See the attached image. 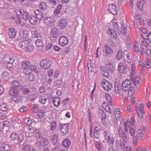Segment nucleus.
I'll list each match as a JSON object with an SVG mask.
<instances>
[{"instance_id": "nucleus-1", "label": "nucleus", "mask_w": 151, "mask_h": 151, "mask_svg": "<svg viewBox=\"0 0 151 151\" xmlns=\"http://www.w3.org/2000/svg\"><path fill=\"white\" fill-rule=\"evenodd\" d=\"M13 14L11 17L12 22L18 24L21 23L22 20L19 17L22 19L24 20L27 21L29 19V15L28 12L24 9H21L16 11H12L11 13Z\"/></svg>"}, {"instance_id": "nucleus-2", "label": "nucleus", "mask_w": 151, "mask_h": 151, "mask_svg": "<svg viewBox=\"0 0 151 151\" xmlns=\"http://www.w3.org/2000/svg\"><path fill=\"white\" fill-rule=\"evenodd\" d=\"M23 85L21 81H14L12 83L11 87H10V94L13 93L14 94H19L20 93L19 91L15 89L22 90L23 88Z\"/></svg>"}, {"instance_id": "nucleus-3", "label": "nucleus", "mask_w": 151, "mask_h": 151, "mask_svg": "<svg viewBox=\"0 0 151 151\" xmlns=\"http://www.w3.org/2000/svg\"><path fill=\"white\" fill-rule=\"evenodd\" d=\"M111 27L109 28L107 31V33L112 38L116 39L117 38V35L116 30L118 31L119 28V26L117 23L112 22L110 25Z\"/></svg>"}, {"instance_id": "nucleus-4", "label": "nucleus", "mask_w": 151, "mask_h": 151, "mask_svg": "<svg viewBox=\"0 0 151 151\" xmlns=\"http://www.w3.org/2000/svg\"><path fill=\"white\" fill-rule=\"evenodd\" d=\"M120 30L118 31L119 34H122L123 35V39L126 41H128L130 39L128 34H127V27L125 24H122Z\"/></svg>"}, {"instance_id": "nucleus-5", "label": "nucleus", "mask_w": 151, "mask_h": 151, "mask_svg": "<svg viewBox=\"0 0 151 151\" xmlns=\"http://www.w3.org/2000/svg\"><path fill=\"white\" fill-rule=\"evenodd\" d=\"M113 50L109 46V45L106 44L104 45L103 49V55L104 56H110L113 53Z\"/></svg>"}, {"instance_id": "nucleus-6", "label": "nucleus", "mask_w": 151, "mask_h": 151, "mask_svg": "<svg viewBox=\"0 0 151 151\" xmlns=\"http://www.w3.org/2000/svg\"><path fill=\"white\" fill-rule=\"evenodd\" d=\"M51 62L49 60L44 59L42 60L40 63V67L43 69L46 70L51 67Z\"/></svg>"}, {"instance_id": "nucleus-7", "label": "nucleus", "mask_w": 151, "mask_h": 151, "mask_svg": "<svg viewBox=\"0 0 151 151\" xmlns=\"http://www.w3.org/2000/svg\"><path fill=\"white\" fill-rule=\"evenodd\" d=\"M9 121H5L3 122L2 126L3 127H0V130L3 132L4 134H6L9 131Z\"/></svg>"}, {"instance_id": "nucleus-8", "label": "nucleus", "mask_w": 151, "mask_h": 151, "mask_svg": "<svg viewBox=\"0 0 151 151\" xmlns=\"http://www.w3.org/2000/svg\"><path fill=\"white\" fill-rule=\"evenodd\" d=\"M45 24L49 26L52 27L54 26L55 23V20L54 19L50 17H48L44 19Z\"/></svg>"}, {"instance_id": "nucleus-9", "label": "nucleus", "mask_w": 151, "mask_h": 151, "mask_svg": "<svg viewBox=\"0 0 151 151\" xmlns=\"http://www.w3.org/2000/svg\"><path fill=\"white\" fill-rule=\"evenodd\" d=\"M24 129L23 132L25 133L27 137H30L33 136L34 132V129L30 128L29 126H26Z\"/></svg>"}, {"instance_id": "nucleus-10", "label": "nucleus", "mask_w": 151, "mask_h": 151, "mask_svg": "<svg viewBox=\"0 0 151 151\" xmlns=\"http://www.w3.org/2000/svg\"><path fill=\"white\" fill-rule=\"evenodd\" d=\"M131 78L133 84L135 86H137L140 84L141 79L139 76H135V75H131Z\"/></svg>"}, {"instance_id": "nucleus-11", "label": "nucleus", "mask_w": 151, "mask_h": 151, "mask_svg": "<svg viewBox=\"0 0 151 151\" xmlns=\"http://www.w3.org/2000/svg\"><path fill=\"white\" fill-rule=\"evenodd\" d=\"M102 86L104 89L107 91L110 90L112 87V83L106 80L103 81L102 83Z\"/></svg>"}, {"instance_id": "nucleus-12", "label": "nucleus", "mask_w": 151, "mask_h": 151, "mask_svg": "<svg viewBox=\"0 0 151 151\" xmlns=\"http://www.w3.org/2000/svg\"><path fill=\"white\" fill-rule=\"evenodd\" d=\"M117 69L119 73L123 74L126 73L127 71V68L124 63L122 62L118 64Z\"/></svg>"}, {"instance_id": "nucleus-13", "label": "nucleus", "mask_w": 151, "mask_h": 151, "mask_svg": "<svg viewBox=\"0 0 151 151\" xmlns=\"http://www.w3.org/2000/svg\"><path fill=\"white\" fill-rule=\"evenodd\" d=\"M60 126H61V132L63 135H65L68 132L69 129V124H60Z\"/></svg>"}, {"instance_id": "nucleus-14", "label": "nucleus", "mask_w": 151, "mask_h": 151, "mask_svg": "<svg viewBox=\"0 0 151 151\" xmlns=\"http://www.w3.org/2000/svg\"><path fill=\"white\" fill-rule=\"evenodd\" d=\"M108 12L110 13L113 14L114 15H116L118 14L117 9L116 6L114 4L109 5Z\"/></svg>"}, {"instance_id": "nucleus-15", "label": "nucleus", "mask_w": 151, "mask_h": 151, "mask_svg": "<svg viewBox=\"0 0 151 151\" xmlns=\"http://www.w3.org/2000/svg\"><path fill=\"white\" fill-rule=\"evenodd\" d=\"M105 68H104L105 69L109 71L111 73H113L115 71V69L114 65L109 61L106 62L105 63Z\"/></svg>"}, {"instance_id": "nucleus-16", "label": "nucleus", "mask_w": 151, "mask_h": 151, "mask_svg": "<svg viewBox=\"0 0 151 151\" xmlns=\"http://www.w3.org/2000/svg\"><path fill=\"white\" fill-rule=\"evenodd\" d=\"M62 7V5L61 4L58 5L54 11L53 14L56 17H61L62 13L60 11Z\"/></svg>"}, {"instance_id": "nucleus-17", "label": "nucleus", "mask_w": 151, "mask_h": 151, "mask_svg": "<svg viewBox=\"0 0 151 151\" xmlns=\"http://www.w3.org/2000/svg\"><path fill=\"white\" fill-rule=\"evenodd\" d=\"M59 42L61 46H64L68 44V39L66 37L63 36L60 37L59 40Z\"/></svg>"}, {"instance_id": "nucleus-18", "label": "nucleus", "mask_w": 151, "mask_h": 151, "mask_svg": "<svg viewBox=\"0 0 151 151\" xmlns=\"http://www.w3.org/2000/svg\"><path fill=\"white\" fill-rule=\"evenodd\" d=\"M19 33L21 37L26 39L28 38L29 35V31L25 29L22 30Z\"/></svg>"}, {"instance_id": "nucleus-19", "label": "nucleus", "mask_w": 151, "mask_h": 151, "mask_svg": "<svg viewBox=\"0 0 151 151\" xmlns=\"http://www.w3.org/2000/svg\"><path fill=\"white\" fill-rule=\"evenodd\" d=\"M36 17L39 20L44 19V15L43 13L38 9H37L35 11Z\"/></svg>"}, {"instance_id": "nucleus-20", "label": "nucleus", "mask_w": 151, "mask_h": 151, "mask_svg": "<svg viewBox=\"0 0 151 151\" xmlns=\"http://www.w3.org/2000/svg\"><path fill=\"white\" fill-rule=\"evenodd\" d=\"M36 137L38 138H41L40 140H41V142L43 146H45L47 145L48 144V141L47 140V139L46 138L43 137H42L41 138L40 136L39 135H37Z\"/></svg>"}, {"instance_id": "nucleus-21", "label": "nucleus", "mask_w": 151, "mask_h": 151, "mask_svg": "<svg viewBox=\"0 0 151 151\" xmlns=\"http://www.w3.org/2000/svg\"><path fill=\"white\" fill-rule=\"evenodd\" d=\"M67 22L65 18L61 19L59 22L58 24L61 29H63L67 25Z\"/></svg>"}, {"instance_id": "nucleus-22", "label": "nucleus", "mask_w": 151, "mask_h": 151, "mask_svg": "<svg viewBox=\"0 0 151 151\" xmlns=\"http://www.w3.org/2000/svg\"><path fill=\"white\" fill-rule=\"evenodd\" d=\"M14 96L12 97V100L16 103H22L23 97L22 96H18V95H13Z\"/></svg>"}, {"instance_id": "nucleus-23", "label": "nucleus", "mask_w": 151, "mask_h": 151, "mask_svg": "<svg viewBox=\"0 0 151 151\" xmlns=\"http://www.w3.org/2000/svg\"><path fill=\"white\" fill-rule=\"evenodd\" d=\"M124 59L125 60H127V62L128 63L130 62L131 61V58L130 57V54L129 52L128 51L125 50L124 52Z\"/></svg>"}, {"instance_id": "nucleus-24", "label": "nucleus", "mask_w": 151, "mask_h": 151, "mask_svg": "<svg viewBox=\"0 0 151 151\" xmlns=\"http://www.w3.org/2000/svg\"><path fill=\"white\" fill-rule=\"evenodd\" d=\"M30 63L29 62L27 61H23L22 63V67L23 69L25 70L29 69Z\"/></svg>"}, {"instance_id": "nucleus-25", "label": "nucleus", "mask_w": 151, "mask_h": 151, "mask_svg": "<svg viewBox=\"0 0 151 151\" xmlns=\"http://www.w3.org/2000/svg\"><path fill=\"white\" fill-rule=\"evenodd\" d=\"M52 100L53 105L55 107L58 106L60 104V98L58 97H55L51 98Z\"/></svg>"}, {"instance_id": "nucleus-26", "label": "nucleus", "mask_w": 151, "mask_h": 151, "mask_svg": "<svg viewBox=\"0 0 151 151\" xmlns=\"http://www.w3.org/2000/svg\"><path fill=\"white\" fill-rule=\"evenodd\" d=\"M29 20V22L32 24H37L38 20L36 16L34 15L31 16Z\"/></svg>"}, {"instance_id": "nucleus-27", "label": "nucleus", "mask_w": 151, "mask_h": 151, "mask_svg": "<svg viewBox=\"0 0 151 151\" xmlns=\"http://www.w3.org/2000/svg\"><path fill=\"white\" fill-rule=\"evenodd\" d=\"M94 137L96 139H99V138L100 129L97 127H95L94 128Z\"/></svg>"}, {"instance_id": "nucleus-28", "label": "nucleus", "mask_w": 151, "mask_h": 151, "mask_svg": "<svg viewBox=\"0 0 151 151\" xmlns=\"http://www.w3.org/2000/svg\"><path fill=\"white\" fill-rule=\"evenodd\" d=\"M124 54L122 50H119L117 52L116 58L117 60H119L122 58H124Z\"/></svg>"}, {"instance_id": "nucleus-29", "label": "nucleus", "mask_w": 151, "mask_h": 151, "mask_svg": "<svg viewBox=\"0 0 151 151\" xmlns=\"http://www.w3.org/2000/svg\"><path fill=\"white\" fill-rule=\"evenodd\" d=\"M109 71L103 68L101 70V73L106 78H108L109 76Z\"/></svg>"}, {"instance_id": "nucleus-30", "label": "nucleus", "mask_w": 151, "mask_h": 151, "mask_svg": "<svg viewBox=\"0 0 151 151\" xmlns=\"http://www.w3.org/2000/svg\"><path fill=\"white\" fill-rule=\"evenodd\" d=\"M36 46L37 47H42L45 44V42L43 40L41 39L37 40L35 42Z\"/></svg>"}, {"instance_id": "nucleus-31", "label": "nucleus", "mask_w": 151, "mask_h": 151, "mask_svg": "<svg viewBox=\"0 0 151 151\" xmlns=\"http://www.w3.org/2000/svg\"><path fill=\"white\" fill-rule=\"evenodd\" d=\"M29 44V43L27 41H24L20 43L19 46L22 49L26 48Z\"/></svg>"}, {"instance_id": "nucleus-32", "label": "nucleus", "mask_w": 151, "mask_h": 151, "mask_svg": "<svg viewBox=\"0 0 151 151\" xmlns=\"http://www.w3.org/2000/svg\"><path fill=\"white\" fill-rule=\"evenodd\" d=\"M2 78L5 81H8L9 80V74L6 71H4L2 73Z\"/></svg>"}, {"instance_id": "nucleus-33", "label": "nucleus", "mask_w": 151, "mask_h": 151, "mask_svg": "<svg viewBox=\"0 0 151 151\" xmlns=\"http://www.w3.org/2000/svg\"><path fill=\"white\" fill-rule=\"evenodd\" d=\"M71 142L68 139H64L63 142V145L65 147H68L70 145Z\"/></svg>"}, {"instance_id": "nucleus-34", "label": "nucleus", "mask_w": 151, "mask_h": 151, "mask_svg": "<svg viewBox=\"0 0 151 151\" xmlns=\"http://www.w3.org/2000/svg\"><path fill=\"white\" fill-rule=\"evenodd\" d=\"M19 135L15 132L12 133L10 136V139L12 141H15L19 138Z\"/></svg>"}, {"instance_id": "nucleus-35", "label": "nucleus", "mask_w": 151, "mask_h": 151, "mask_svg": "<svg viewBox=\"0 0 151 151\" xmlns=\"http://www.w3.org/2000/svg\"><path fill=\"white\" fill-rule=\"evenodd\" d=\"M3 60L4 64L6 65L9 64V55L7 54L4 56Z\"/></svg>"}, {"instance_id": "nucleus-36", "label": "nucleus", "mask_w": 151, "mask_h": 151, "mask_svg": "<svg viewBox=\"0 0 151 151\" xmlns=\"http://www.w3.org/2000/svg\"><path fill=\"white\" fill-rule=\"evenodd\" d=\"M106 140L107 143L109 144L110 145L113 146L114 143V139L112 137H110L107 139Z\"/></svg>"}, {"instance_id": "nucleus-37", "label": "nucleus", "mask_w": 151, "mask_h": 151, "mask_svg": "<svg viewBox=\"0 0 151 151\" xmlns=\"http://www.w3.org/2000/svg\"><path fill=\"white\" fill-rule=\"evenodd\" d=\"M58 33L59 31L55 27L51 28L50 32V35H58Z\"/></svg>"}, {"instance_id": "nucleus-38", "label": "nucleus", "mask_w": 151, "mask_h": 151, "mask_svg": "<svg viewBox=\"0 0 151 151\" xmlns=\"http://www.w3.org/2000/svg\"><path fill=\"white\" fill-rule=\"evenodd\" d=\"M46 101L47 98L45 96L41 95L40 96L39 99V101L40 103L44 104L46 103Z\"/></svg>"}, {"instance_id": "nucleus-39", "label": "nucleus", "mask_w": 151, "mask_h": 151, "mask_svg": "<svg viewBox=\"0 0 151 151\" xmlns=\"http://www.w3.org/2000/svg\"><path fill=\"white\" fill-rule=\"evenodd\" d=\"M16 32L15 29L13 28H10V38H14L16 36Z\"/></svg>"}, {"instance_id": "nucleus-40", "label": "nucleus", "mask_w": 151, "mask_h": 151, "mask_svg": "<svg viewBox=\"0 0 151 151\" xmlns=\"http://www.w3.org/2000/svg\"><path fill=\"white\" fill-rule=\"evenodd\" d=\"M139 42L141 45L143 46H144L145 47H147L148 46V43L144 39H142L139 40Z\"/></svg>"}, {"instance_id": "nucleus-41", "label": "nucleus", "mask_w": 151, "mask_h": 151, "mask_svg": "<svg viewBox=\"0 0 151 151\" xmlns=\"http://www.w3.org/2000/svg\"><path fill=\"white\" fill-rule=\"evenodd\" d=\"M39 8L41 10L45 11L47 9V6L45 3L42 2L39 5Z\"/></svg>"}, {"instance_id": "nucleus-42", "label": "nucleus", "mask_w": 151, "mask_h": 151, "mask_svg": "<svg viewBox=\"0 0 151 151\" xmlns=\"http://www.w3.org/2000/svg\"><path fill=\"white\" fill-rule=\"evenodd\" d=\"M30 149V145H23L22 147V151H29Z\"/></svg>"}, {"instance_id": "nucleus-43", "label": "nucleus", "mask_w": 151, "mask_h": 151, "mask_svg": "<svg viewBox=\"0 0 151 151\" xmlns=\"http://www.w3.org/2000/svg\"><path fill=\"white\" fill-rule=\"evenodd\" d=\"M50 40L52 42H55L59 37L58 35H50Z\"/></svg>"}, {"instance_id": "nucleus-44", "label": "nucleus", "mask_w": 151, "mask_h": 151, "mask_svg": "<svg viewBox=\"0 0 151 151\" xmlns=\"http://www.w3.org/2000/svg\"><path fill=\"white\" fill-rule=\"evenodd\" d=\"M132 85V82L130 80L127 79L124 81L122 83V85Z\"/></svg>"}, {"instance_id": "nucleus-45", "label": "nucleus", "mask_w": 151, "mask_h": 151, "mask_svg": "<svg viewBox=\"0 0 151 151\" xmlns=\"http://www.w3.org/2000/svg\"><path fill=\"white\" fill-rule=\"evenodd\" d=\"M50 124V130H54L56 128L57 124L55 121H52L51 122Z\"/></svg>"}, {"instance_id": "nucleus-46", "label": "nucleus", "mask_w": 151, "mask_h": 151, "mask_svg": "<svg viewBox=\"0 0 151 151\" xmlns=\"http://www.w3.org/2000/svg\"><path fill=\"white\" fill-rule=\"evenodd\" d=\"M45 115V113L44 110H39L38 115L40 118H42Z\"/></svg>"}, {"instance_id": "nucleus-47", "label": "nucleus", "mask_w": 151, "mask_h": 151, "mask_svg": "<svg viewBox=\"0 0 151 151\" xmlns=\"http://www.w3.org/2000/svg\"><path fill=\"white\" fill-rule=\"evenodd\" d=\"M24 121L27 125V126H29L32 123V120L29 117L25 118L24 119Z\"/></svg>"}, {"instance_id": "nucleus-48", "label": "nucleus", "mask_w": 151, "mask_h": 151, "mask_svg": "<svg viewBox=\"0 0 151 151\" xmlns=\"http://www.w3.org/2000/svg\"><path fill=\"white\" fill-rule=\"evenodd\" d=\"M94 143L96 145V147L99 149H101L102 147V144L100 142L98 141H94Z\"/></svg>"}, {"instance_id": "nucleus-49", "label": "nucleus", "mask_w": 151, "mask_h": 151, "mask_svg": "<svg viewBox=\"0 0 151 151\" xmlns=\"http://www.w3.org/2000/svg\"><path fill=\"white\" fill-rule=\"evenodd\" d=\"M104 135L105 140L111 137L109 132L107 130L104 131Z\"/></svg>"}, {"instance_id": "nucleus-50", "label": "nucleus", "mask_w": 151, "mask_h": 151, "mask_svg": "<svg viewBox=\"0 0 151 151\" xmlns=\"http://www.w3.org/2000/svg\"><path fill=\"white\" fill-rule=\"evenodd\" d=\"M131 75H136V70L135 69V66L134 64H132L131 65Z\"/></svg>"}, {"instance_id": "nucleus-51", "label": "nucleus", "mask_w": 151, "mask_h": 151, "mask_svg": "<svg viewBox=\"0 0 151 151\" xmlns=\"http://www.w3.org/2000/svg\"><path fill=\"white\" fill-rule=\"evenodd\" d=\"M132 85H122V90L125 92H127L129 89Z\"/></svg>"}, {"instance_id": "nucleus-52", "label": "nucleus", "mask_w": 151, "mask_h": 151, "mask_svg": "<svg viewBox=\"0 0 151 151\" xmlns=\"http://www.w3.org/2000/svg\"><path fill=\"white\" fill-rule=\"evenodd\" d=\"M52 140L53 144L54 145H55L57 142L58 141V137L57 135H54V136L52 138Z\"/></svg>"}, {"instance_id": "nucleus-53", "label": "nucleus", "mask_w": 151, "mask_h": 151, "mask_svg": "<svg viewBox=\"0 0 151 151\" xmlns=\"http://www.w3.org/2000/svg\"><path fill=\"white\" fill-rule=\"evenodd\" d=\"M99 115L100 117L101 118L102 120H104L106 118V115L104 112H100L99 113Z\"/></svg>"}, {"instance_id": "nucleus-54", "label": "nucleus", "mask_w": 151, "mask_h": 151, "mask_svg": "<svg viewBox=\"0 0 151 151\" xmlns=\"http://www.w3.org/2000/svg\"><path fill=\"white\" fill-rule=\"evenodd\" d=\"M106 98L108 102L109 103L110 105H111L112 103V97L110 95H105Z\"/></svg>"}, {"instance_id": "nucleus-55", "label": "nucleus", "mask_w": 151, "mask_h": 151, "mask_svg": "<svg viewBox=\"0 0 151 151\" xmlns=\"http://www.w3.org/2000/svg\"><path fill=\"white\" fill-rule=\"evenodd\" d=\"M16 117H15L11 120V121H12V123L13 124V127L14 128H15V127H17V126L19 124L17 122V120H16Z\"/></svg>"}, {"instance_id": "nucleus-56", "label": "nucleus", "mask_w": 151, "mask_h": 151, "mask_svg": "<svg viewBox=\"0 0 151 151\" xmlns=\"http://www.w3.org/2000/svg\"><path fill=\"white\" fill-rule=\"evenodd\" d=\"M32 33L34 37H38L40 36V33L37 30H35L32 31Z\"/></svg>"}, {"instance_id": "nucleus-57", "label": "nucleus", "mask_w": 151, "mask_h": 151, "mask_svg": "<svg viewBox=\"0 0 151 151\" xmlns=\"http://www.w3.org/2000/svg\"><path fill=\"white\" fill-rule=\"evenodd\" d=\"M128 91V94H133L135 92L134 88L131 86Z\"/></svg>"}, {"instance_id": "nucleus-58", "label": "nucleus", "mask_w": 151, "mask_h": 151, "mask_svg": "<svg viewBox=\"0 0 151 151\" xmlns=\"http://www.w3.org/2000/svg\"><path fill=\"white\" fill-rule=\"evenodd\" d=\"M121 89L118 86H117L115 83V91L117 93H119L121 92Z\"/></svg>"}, {"instance_id": "nucleus-59", "label": "nucleus", "mask_w": 151, "mask_h": 151, "mask_svg": "<svg viewBox=\"0 0 151 151\" xmlns=\"http://www.w3.org/2000/svg\"><path fill=\"white\" fill-rule=\"evenodd\" d=\"M33 111L35 113H37L38 112V107L37 105H33L32 107Z\"/></svg>"}, {"instance_id": "nucleus-60", "label": "nucleus", "mask_w": 151, "mask_h": 151, "mask_svg": "<svg viewBox=\"0 0 151 151\" xmlns=\"http://www.w3.org/2000/svg\"><path fill=\"white\" fill-rule=\"evenodd\" d=\"M21 91H23V93L24 94H27L29 93L30 92L29 90L27 88H26L24 89H23V87L22 88V90Z\"/></svg>"}, {"instance_id": "nucleus-61", "label": "nucleus", "mask_w": 151, "mask_h": 151, "mask_svg": "<svg viewBox=\"0 0 151 151\" xmlns=\"http://www.w3.org/2000/svg\"><path fill=\"white\" fill-rule=\"evenodd\" d=\"M0 109L3 111H6V105L5 104H2L0 105Z\"/></svg>"}, {"instance_id": "nucleus-62", "label": "nucleus", "mask_w": 151, "mask_h": 151, "mask_svg": "<svg viewBox=\"0 0 151 151\" xmlns=\"http://www.w3.org/2000/svg\"><path fill=\"white\" fill-rule=\"evenodd\" d=\"M35 95H29L28 96V98L30 101H34L36 99V97L34 96Z\"/></svg>"}, {"instance_id": "nucleus-63", "label": "nucleus", "mask_w": 151, "mask_h": 151, "mask_svg": "<svg viewBox=\"0 0 151 151\" xmlns=\"http://www.w3.org/2000/svg\"><path fill=\"white\" fill-rule=\"evenodd\" d=\"M27 49V51L31 52L34 49V47L32 45H29L28 46Z\"/></svg>"}, {"instance_id": "nucleus-64", "label": "nucleus", "mask_w": 151, "mask_h": 151, "mask_svg": "<svg viewBox=\"0 0 151 151\" xmlns=\"http://www.w3.org/2000/svg\"><path fill=\"white\" fill-rule=\"evenodd\" d=\"M3 145V148L4 149L5 151H8L9 150V145L4 144Z\"/></svg>"}]
</instances>
